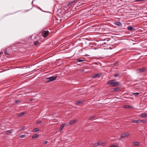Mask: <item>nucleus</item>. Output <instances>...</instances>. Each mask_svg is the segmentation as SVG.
I'll return each mask as SVG.
<instances>
[{"label":"nucleus","instance_id":"1","mask_svg":"<svg viewBox=\"0 0 147 147\" xmlns=\"http://www.w3.org/2000/svg\"><path fill=\"white\" fill-rule=\"evenodd\" d=\"M12 50L11 47H8L4 50V53L6 55H10L12 54Z\"/></svg>","mask_w":147,"mask_h":147},{"label":"nucleus","instance_id":"2","mask_svg":"<svg viewBox=\"0 0 147 147\" xmlns=\"http://www.w3.org/2000/svg\"><path fill=\"white\" fill-rule=\"evenodd\" d=\"M57 77V76H56L55 77L52 76L48 78H47V79L48 80L47 82H49L55 80L56 79Z\"/></svg>","mask_w":147,"mask_h":147},{"label":"nucleus","instance_id":"3","mask_svg":"<svg viewBox=\"0 0 147 147\" xmlns=\"http://www.w3.org/2000/svg\"><path fill=\"white\" fill-rule=\"evenodd\" d=\"M44 38L46 37L49 34V32L48 31H42L41 32Z\"/></svg>","mask_w":147,"mask_h":147},{"label":"nucleus","instance_id":"4","mask_svg":"<svg viewBox=\"0 0 147 147\" xmlns=\"http://www.w3.org/2000/svg\"><path fill=\"white\" fill-rule=\"evenodd\" d=\"M129 135L130 134L128 133H123L122 134V135L120 136V138H124V137H128L129 136Z\"/></svg>","mask_w":147,"mask_h":147},{"label":"nucleus","instance_id":"5","mask_svg":"<svg viewBox=\"0 0 147 147\" xmlns=\"http://www.w3.org/2000/svg\"><path fill=\"white\" fill-rule=\"evenodd\" d=\"M110 84L111 85V87H115L119 86L120 84V83L119 82H116L113 83L112 84Z\"/></svg>","mask_w":147,"mask_h":147},{"label":"nucleus","instance_id":"6","mask_svg":"<svg viewBox=\"0 0 147 147\" xmlns=\"http://www.w3.org/2000/svg\"><path fill=\"white\" fill-rule=\"evenodd\" d=\"M75 1H71L68 3L67 7H70L74 4Z\"/></svg>","mask_w":147,"mask_h":147},{"label":"nucleus","instance_id":"7","mask_svg":"<svg viewBox=\"0 0 147 147\" xmlns=\"http://www.w3.org/2000/svg\"><path fill=\"white\" fill-rule=\"evenodd\" d=\"M145 68H142L137 70V71L139 73H140L144 71H145Z\"/></svg>","mask_w":147,"mask_h":147},{"label":"nucleus","instance_id":"8","mask_svg":"<svg viewBox=\"0 0 147 147\" xmlns=\"http://www.w3.org/2000/svg\"><path fill=\"white\" fill-rule=\"evenodd\" d=\"M13 131V129L10 130L8 131H5V133L7 134L11 135V133Z\"/></svg>","mask_w":147,"mask_h":147},{"label":"nucleus","instance_id":"9","mask_svg":"<svg viewBox=\"0 0 147 147\" xmlns=\"http://www.w3.org/2000/svg\"><path fill=\"white\" fill-rule=\"evenodd\" d=\"M26 114V112H22L20 113V114L18 115H17V116L18 117H22Z\"/></svg>","mask_w":147,"mask_h":147},{"label":"nucleus","instance_id":"10","mask_svg":"<svg viewBox=\"0 0 147 147\" xmlns=\"http://www.w3.org/2000/svg\"><path fill=\"white\" fill-rule=\"evenodd\" d=\"M66 125V123H64V124H62L60 126V127L59 129V131H61L63 129L65 125Z\"/></svg>","mask_w":147,"mask_h":147},{"label":"nucleus","instance_id":"11","mask_svg":"<svg viewBox=\"0 0 147 147\" xmlns=\"http://www.w3.org/2000/svg\"><path fill=\"white\" fill-rule=\"evenodd\" d=\"M116 81V80L115 79L110 80H109L107 82V84H112V83Z\"/></svg>","mask_w":147,"mask_h":147},{"label":"nucleus","instance_id":"12","mask_svg":"<svg viewBox=\"0 0 147 147\" xmlns=\"http://www.w3.org/2000/svg\"><path fill=\"white\" fill-rule=\"evenodd\" d=\"M140 116L142 117L146 118L147 117V114L145 113H143L141 114Z\"/></svg>","mask_w":147,"mask_h":147},{"label":"nucleus","instance_id":"13","mask_svg":"<svg viewBox=\"0 0 147 147\" xmlns=\"http://www.w3.org/2000/svg\"><path fill=\"white\" fill-rule=\"evenodd\" d=\"M77 119H74L73 120H71L69 122V124H73L75 123L77 121Z\"/></svg>","mask_w":147,"mask_h":147},{"label":"nucleus","instance_id":"14","mask_svg":"<svg viewBox=\"0 0 147 147\" xmlns=\"http://www.w3.org/2000/svg\"><path fill=\"white\" fill-rule=\"evenodd\" d=\"M127 29L128 30L131 31H133L134 30V29L133 28L130 26L127 27Z\"/></svg>","mask_w":147,"mask_h":147},{"label":"nucleus","instance_id":"15","mask_svg":"<svg viewBox=\"0 0 147 147\" xmlns=\"http://www.w3.org/2000/svg\"><path fill=\"white\" fill-rule=\"evenodd\" d=\"M100 75H101V74H100L98 73V74H97L94 75L93 76V77L94 78H95L96 77H99L100 76Z\"/></svg>","mask_w":147,"mask_h":147},{"label":"nucleus","instance_id":"16","mask_svg":"<svg viewBox=\"0 0 147 147\" xmlns=\"http://www.w3.org/2000/svg\"><path fill=\"white\" fill-rule=\"evenodd\" d=\"M123 108L126 109H128L131 108V107L130 106L124 105Z\"/></svg>","mask_w":147,"mask_h":147},{"label":"nucleus","instance_id":"17","mask_svg":"<svg viewBox=\"0 0 147 147\" xmlns=\"http://www.w3.org/2000/svg\"><path fill=\"white\" fill-rule=\"evenodd\" d=\"M99 145H100L102 146H104L105 144V142H102L101 141H100L98 142Z\"/></svg>","mask_w":147,"mask_h":147},{"label":"nucleus","instance_id":"18","mask_svg":"<svg viewBox=\"0 0 147 147\" xmlns=\"http://www.w3.org/2000/svg\"><path fill=\"white\" fill-rule=\"evenodd\" d=\"M120 89V88L119 87H116L115 88L113 89V90L115 91H119Z\"/></svg>","mask_w":147,"mask_h":147},{"label":"nucleus","instance_id":"19","mask_svg":"<svg viewBox=\"0 0 147 147\" xmlns=\"http://www.w3.org/2000/svg\"><path fill=\"white\" fill-rule=\"evenodd\" d=\"M39 131V128H36L33 129V131L34 132H36Z\"/></svg>","mask_w":147,"mask_h":147},{"label":"nucleus","instance_id":"20","mask_svg":"<svg viewBox=\"0 0 147 147\" xmlns=\"http://www.w3.org/2000/svg\"><path fill=\"white\" fill-rule=\"evenodd\" d=\"M140 121L139 120H134L132 121L133 122L136 123H138Z\"/></svg>","mask_w":147,"mask_h":147},{"label":"nucleus","instance_id":"21","mask_svg":"<svg viewBox=\"0 0 147 147\" xmlns=\"http://www.w3.org/2000/svg\"><path fill=\"white\" fill-rule=\"evenodd\" d=\"M82 101L81 100H79L76 103V104H81L82 103Z\"/></svg>","mask_w":147,"mask_h":147},{"label":"nucleus","instance_id":"22","mask_svg":"<svg viewBox=\"0 0 147 147\" xmlns=\"http://www.w3.org/2000/svg\"><path fill=\"white\" fill-rule=\"evenodd\" d=\"M21 102V100H16L15 101V102L16 103H20Z\"/></svg>","mask_w":147,"mask_h":147},{"label":"nucleus","instance_id":"23","mask_svg":"<svg viewBox=\"0 0 147 147\" xmlns=\"http://www.w3.org/2000/svg\"><path fill=\"white\" fill-rule=\"evenodd\" d=\"M115 24L118 26H120L121 25V24L119 22H116L115 23Z\"/></svg>","mask_w":147,"mask_h":147},{"label":"nucleus","instance_id":"24","mask_svg":"<svg viewBox=\"0 0 147 147\" xmlns=\"http://www.w3.org/2000/svg\"><path fill=\"white\" fill-rule=\"evenodd\" d=\"M38 135L37 134H34L32 137V138H38Z\"/></svg>","mask_w":147,"mask_h":147},{"label":"nucleus","instance_id":"25","mask_svg":"<svg viewBox=\"0 0 147 147\" xmlns=\"http://www.w3.org/2000/svg\"><path fill=\"white\" fill-rule=\"evenodd\" d=\"M39 44V42L38 41H36V42H34V45H35V46L38 45Z\"/></svg>","mask_w":147,"mask_h":147},{"label":"nucleus","instance_id":"26","mask_svg":"<svg viewBox=\"0 0 147 147\" xmlns=\"http://www.w3.org/2000/svg\"><path fill=\"white\" fill-rule=\"evenodd\" d=\"M110 147H118V146L117 145L114 144H111L110 146Z\"/></svg>","mask_w":147,"mask_h":147},{"label":"nucleus","instance_id":"27","mask_svg":"<svg viewBox=\"0 0 147 147\" xmlns=\"http://www.w3.org/2000/svg\"><path fill=\"white\" fill-rule=\"evenodd\" d=\"M25 128H26V126H24L22 127L21 129H20V130L23 131L25 129Z\"/></svg>","mask_w":147,"mask_h":147},{"label":"nucleus","instance_id":"28","mask_svg":"<svg viewBox=\"0 0 147 147\" xmlns=\"http://www.w3.org/2000/svg\"><path fill=\"white\" fill-rule=\"evenodd\" d=\"M119 76V74L118 73L114 75V76L115 77H118Z\"/></svg>","mask_w":147,"mask_h":147},{"label":"nucleus","instance_id":"29","mask_svg":"<svg viewBox=\"0 0 147 147\" xmlns=\"http://www.w3.org/2000/svg\"><path fill=\"white\" fill-rule=\"evenodd\" d=\"M95 116H93L91 117L89 119L90 120H91L93 118L95 117Z\"/></svg>","mask_w":147,"mask_h":147},{"label":"nucleus","instance_id":"30","mask_svg":"<svg viewBox=\"0 0 147 147\" xmlns=\"http://www.w3.org/2000/svg\"><path fill=\"white\" fill-rule=\"evenodd\" d=\"M77 61L78 62H82V61H84V60H83L81 59H78Z\"/></svg>","mask_w":147,"mask_h":147},{"label":"nucleus","instance_id":"31","mask_svg":"<svg viewBox=\"0 0 147 147\" xmlns=\"http://www.w3.org/2000/svg\"><path fill=\"white\" fill-rule=\"evenodd\" d=\"M99 145V144L98 143V142L96 143L95 144H94V145H93V146L94 147H95L97 146H98Z\"/></svg>","mask_w":147,"mask_h":147},{"label":"nucleus","instance_id":"32","mask_svg":"<svg viewBox=\"0 0 147 147\" xmlns=\"http://www.w3.org/2000/svg\"><path fill=\"white\" fill-rule=\"evenodd\" d=\"M140 121V122L143 123H145L146 122V120H141Z\"/></svg>","mask_w":147,"mask_h":147},{"label":"nucleus","instance_id":"33","mask_svg":"<svg viewBox=\"0 0 147 147\" xmlns=\"http://www.w3.org/2000/svg\"><path fill=\"white\" fill-rule=\"evenodd\" d=\"M139 94V93L138 92H137V93H134L133 94V95H134L135 96H137Z\"/></svg>","mask_w":147,"mask_h":147},{"label":"nucleus","instance_id":"34","mask_svg":"<svg viewBox=\"0 0 147 147\" xmlns=\"http://www.w3.org/2000/svg\"><path fill=\"white\" fill-rule=\"evenodd\" d=\"M20 137L21 138H23L26 137V135H22L20 136Z\"/></svg>","mask_w":147,"mask_h":147},{"label":"nucleus","instance_id":"35","mask_svg":"<svg viewBox=\"0 0 147 147\" xmlns=\"http://www.w3.org/2000/svg\"><path fill=\"white\" fill-rule=\"evenodd\" d=\"M135 145L136 146H138L139 145V143L138 142H136L134 143Z\"/></svg>","mask_w":147,"mask_h":147},{"label":"nucleus","instance_id":"36","mask_svg":"<svg viewBox=\"0 0 147 147\" xmlns=\"http://www.w3.org/2000/svg\"><path fill=\"white\" fill-rule=\"evenodd\" d=\"M42 123V122L40 121H38L37 122V124H40Z\"/></svg>","mask_w":147,"mask_h":147},{"label":"nucleus","instance_id":"37","mask_svg":"<svg viewBox=\"0 0 147 147\" xmlns=\"http://www.w3.org/2000/svg\"><path fill=\"white\" fill-rule=\"evenodd\" d=\"M47 143H48L47 141H45V142H44V144H47Z\"/></svg>","mask_w":147,"mask_h":147},{"label":"nucleus","instance_id":"38","mask_svg":"<svg viewBox=\"0 0 147 147\" xmlns=\"http://www.w3.org/2000/svg\"><path fill=\"white\" fill-rule=\"evenodd\" d=\"M69 124V122H68L67 124H66V125H67V126H68L70 125H71V124Z\"/></svg>","mask_w":147,"mask_h":147},{"label":"nucleus","instance_id":"39","mask_svg":"<svg viewBox=\"0 0 147 147\" xmlns=\"http://www.w3.org/2000/svg\"><path fill=\"white\" fill-rule=\"evenodd\" d=\"M30 101H32L33 100V99L32 98H30Z\"/></svg>","mask_w":147,"mask_h":147},{"label":"nucleus","instance_id":"40","mask_svg":"<svg viewBox=\"0 0 147 147\" xmlns=\"http://www.w3.org/2000/svg\"><path fill=\"white\" fill-rule=\"evenodd\" d=\"M33 1H34V0H33L32 1V3H33Z\"/></svg>","mask_w":147,"mask_h":147},{"label":"nucleus","instance_id":"41","mask_svg":"<svg viewBox=\"0 0 147 147\" xmlns=\"http://www.w3.org/2000/svg\"><path fill=\"white\" fill-rule=\"evenodd\" d=\"M105 40V39H104L103 40Z\"/></svg>","mask_w":147,"mask_h":147},{"label":"nucleus","instance_id":"42","mask_svg":"<svg viewBox=\"0 0 147 147\" xmlns=\"http://www.w3.org/2000/svg\"><path fill=\"white\" fill-rule=\"evenodd\" d=\"M1 52H0V55H1Z\"/></svg>","mask_w":147,"mask_h":147}]
</instances>
